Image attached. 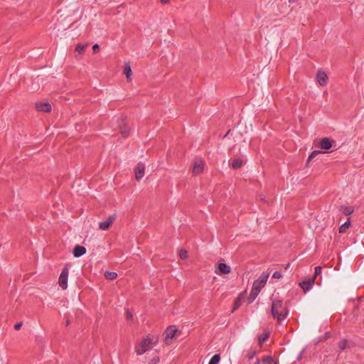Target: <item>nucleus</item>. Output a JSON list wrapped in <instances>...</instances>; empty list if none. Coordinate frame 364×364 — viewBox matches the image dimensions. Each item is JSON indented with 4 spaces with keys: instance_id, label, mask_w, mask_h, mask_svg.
<instances>
[{
    "instance_id": "1",
    "label": "nucleus",
    "mask_w": 364,
    "mask_h": 364,
    "mask_svg": "<svg viewBox=\"0 0 364 364\" xmlns=\"http://www.w3.org/2000/svg\"><path fill=\"white\" fill-rule=\"evenodd\" d=\"M271 314L279 323H282L289 315V309L282 300L273 299L272 301Z\"/></svg>"
},
{
    "instance_id": "2",
    "label": "nucleus",
    "mask_w": 364,
    "mask_h": 364,
    "mask_svg": "<svg viewBox=\"0 0 364 364\" xmlns=\"http://www.w3.org/2000/svg\"><path fill=\"white\" fill-rule=\"evenodd\" d=\"M153 339L149 336H146L135 347V352L137 355H142L151 348Z\"/></svg>"
},
{
    "instance_id": "3",
    "label": "nucleus",
    "mask_w": 364,
    "mask_h": 364,
    "mask_svg": "<svg viewBox=\"0 0 364 364\" xmlns=\"http://www.w3.org/2000/svg\"><path fill=\"white\" fill-rule=\"evenodd\" d=\"M68 274H69L68 267L67 266H65L63 268L62 272H61L59 279H58V284H59L60 287L64 290L68 288Z\"/></svg>"
},
{
    "instance_id": "4",
    "label": "nucleus",
    "mask_w": 364,
    "mask_h": 364,
    "mask_svg": "<svg viewBox=\"0 0 364 364\" xmlns=\"http://www.w3.org/2000/svg\"><path fill=\"white\" fill-rule=\"evenodd\" d=\"M269 275L263 272L259 277L255 280L252 284L253 288H256L258 291H261V289L264 287L267 283Z\"/></svg>"
},
{
    "instance_id": "5",
    "label": "nucleus",
    "mask_w": 364,
    "mask_h": 364,
    "mask_svg": "<svg viewBox=\"0 0 364 364\" xmlns=\"http://www.w3.org/2000/svg\"><path fill=\"white\" fill-rule=\"evenodd\" d=\"M177 328L174 326H170L166 329L164 332V342L166 343V344H171V340L175 336Z\"/></svg>"
},
{
    "instance_id": "6",
    "label": "nucleus",
    "mask_w": 364,
    "mask_h": 364,
    "mask_svg": "<svg viewBox=\"0 0 364 364\" xmlns=\"http://www.w3.org/2000/svg\"><path fill=\"white\" fill-rule=\"evenodd\" d=\"M116 219V214L110 215L107 220L99 223V228L102 230H107L112 225Z\"/></svg>"
},
{
    "instance_id": "7",
    "label": "nucleus",
    "mask_w": 364,
    "mask_h": 364,
    "mask_svg": "<svg viewBox=\"0 0 364 364\" xmlns=\"http://www.w3.org/2000/svg\"><path fill=\"white\" fill-rule=\"evenodd\" d=\"M145 164L139 162L135 168V178L137 181L141 180L144 176Z\"/></svg>"
},
{
    "instance_id": "8",
    "label": "nucleus",
    "mask_w": 364,
    "mask_h": 364,
    "mask_svg": "<svg viewBox=\"0 0 364 364\" xmlns=\"http://www.w3.org/2000/svg\"><path fill=\"white\" fill-rule=\"evenodd\" d=\"M36 108L38 111L43 112H50L52 109L50 104L48 102H37Z\"/></svg>"
},
{
    "instance_id": "9",
    "label": "nucleus",
    "mask_w": 364,
    "mask_h": 364,
    "mask_svg": "<svg viewBox=\"0 0 364 364\" xmlns=\"http://www.w3.org/2000/svg\"><path fill=\"white\" fill-rule=\"evenodd\" d=\"M205 163L202 160H198L194 163L193 168V173L194 175L201 173L204 169Z\"/></svg>"
},
{
    "instance_id": "10",
    "label": "nucleus",
    "mask_w": 364,
    "mask_h": 364,
    "mask_svg": "<svg viewBox=\"0 0 364 364\" xmlns=\"http://www.w3.org/2000/svg\"><path fill=\"white\" fill-rule=\"evenodd\" d=\"M314 284V278L309 279L306 281L301 282L299 285L301 288L303 289L304 292L309 291L313 287Z\"/></svg>"
},
{
    "instance_id": "11",
    "label": "nucleus",
    "mask_w": 364,
    "mask_h": 364,
    "mask_svg": "<svg viewBox=\"0 0 364 364\" xmlns=\"http://www.w3.org/2000/svg\"><path fill=\"white\" fill-rule=\"evenodd\" d=\"M86 248L81 245H76L73 251L75 257H80L86 253Z\"/></svg>"
},
{
    "instance_id": "12",
    "label": "nucleus",
    "mask_w": 364,
    "mask_h": 364,
    "mask_svg": "<svg viewBox=\"0 0 364 364\" xmlns=\"http://www.w3.org/2000/svg\"><path fill=\"white\" fill-rule=\"evenodd\" d=\"M316 78L321 86H325L327 84L328 76L324 72H318Z\"/></svg>"
},
{
    "instance_id": "13",
    "label": "nucleus",
    "mask_w": 364,
    "mask_h": 364,
    "mask_svg": "<svg viewBox=\"0 0 364 364\" xmlns=\"http://www.w3.org/2000/svg\"><path fill=\"white\" fill-rule=\"evenodd\" d=\"M320 147L324 150L330 149L332 147V141L328 138H323L320 141Z\"/></svg>"
},
{
    "instance_id": "14",
    "label": "nucleus",
    "mask_w": 364,
    "mask_h": 364,
    "mask_svg": "<svg viewBox=\"0 0 364 364\" xmlns=\"http://www.w3.org/2000/svg\"><path fill=\"white\" fill-rule=\"evenodd\" d=\"M259 292L260 291H258L256 288L252 287V289L247 299L248 304L252 303L255 300Z\"/></svg>"
},
{
    "instance_id": "15",
    "label": "nucleus",
    "mask_w": 364,
    "mask_h": 364,
    "mask_svg": "<svg viewBox=\"0 0 364 364\" xmlns=\"http://www.w3.org/2000/svg\"><path fill=\"white\" fill-rule=\"evenodd\" d=\"M353 343L352 342L346 340V339H342L339 343H338V348L340 350H343L346 348H351L353 347Z\"/></svg>"
},
{
    "instance_id": "16",
    "label": "nucleus",
    "mask_w": 364,
    "mask_h": 364,
    "mask_svg": "<svg viewBox=\"0 0 364 364\" xmlns=\"http://www.w3.org/2000/svg\"><path fill=\"white\" fill-rule=\"evenodd\" d=\"M218 269L220 274H228L230 272V267L225 263H219L218 264Z\"/></svg>"
},
{
    "instance_id": "17",
    "label": "nucleus",
    "mask_w": 364,
    "mask_h": 364,
    "mask_svg": "<svg viewBox=\"0 0 364 364\" xmlns=\"http://www.w3.org/2000/svg\"><path fill=\"white\" fill-rule=\"evenodd\" d=\"M341 211L345 215H350L353 212V208L351 206L342 205L341 207Z\"/></svg>"
},
{
    "instance_id": "18",
    "label": "nucleus",
    "mask_w": 364,
    "mask_h": 364,
    "mask_svg": "<svg viewBox=\"0 0 364 364\" xmlns=\"http://www.w3.org/2000/svg\"><path fill=\"white\" fill-rule=\"evenodd\" d=\"M124 73L128 80L130 79V77L132 75V68L129 63H125Z\"/></svg>"
},
{
    "instance_id": "19",
    "label": "nucleus",
    "mask_w": 364,
    "mask_h": 364,
    "mask_svg": "<svg viewBox=\"0 0 364 364\" xmlns=\"http://www.w3.org/2000/svg\"><path fill=\"white\" fill-rule=\"evenodd\" d=\"M120 132H121V134H122L123 137H127L129 136V134L130 129L126 125L121 126L120 127Z\"/></svg>"
},
{
    "instance_id": "20",
    "label": "nucleus",
    "mask_w": 364,
    "mask_h": 364,
    "mask_svg": "<svg viewBox=\"0 0 364 364\" xmlns=\"http://www.w3.org/2000/svg\"><path fill=\"white\" fill-rule=\"evenodd\" d=\"M350 227V219H348V221L345 222L339 227V232L342 233L346 232L347 229Z\"/></svg>"
},
{
    "instance_id": "21",
    "label": "nucleus",
    "mask_w": 364,
    "mask_h": 364,
    "mask_svg": "<svg viewBox=\"0 0 364 364\" xmlns=\"http://www.w3.org/2000/svg\"><path fill=\"white\" fill-rule=\"evenodd\" d=\"M242 164V161L240 159H235L232 162V166L235 169L240 168Z\"/></svg>"
},
{
    "instance_id": "22",
    "label": "nucleus",
    "mask_w": 364,
    "mask_h": 364,
    "mask_svg": "<svg viewBox=\"0 0 364 364\" xmlns=\"http://www.w3.org/2000/svg\"><path fill=\"white\" fill-rule=\"evenodd\" d=\"M105 276L109 280H114L117 278V274L114 272H106Z\"/></svg>"
},
{
    "instance_id": "23",
    "label": "nucleus",
    "mask_w": 364,
    "mask_h": 364,
    "mask_svg": "<svg viewBox=\"0 0 364 364\" xmlns=\"http://www.w3.org/2000/svg\"><path fill=\"white\" fill-rule=\"evenodd\" d=\"M220 360V356L219 354L214 355L210 360L208 364H218Z\"/></svg>"
},
{
    "instance_id": "24",
    "label": "nucleus",
    "mask_w": 364,
    "mask_h": 364,
    "mask_svg": "<svg viewBox=\"0 0 364 364\" xmlns=\"http://www.w3.org/2000/svg\"><path fill=\"white\" fill-rule=\"evenodd\" d=\"M86 46L87 44H77L75 47V50L80 54L83 53L85 50Z\"/></svg>"
},
{
    "instance_id": "25",
    "label": "nucleus",
    "mask_w": 364,
    "mask_h": 364,
    "mask_svg": "<svg viewBox=\"0 0 364 364\" xmlns=\"http://www.w3.org/2000/svg\"><path fill=\"white\" fill-rule=\"evenodd\" d=\"M323 153H326V152L325 151H317V150H315V151H312L311 153V154L308 157V161L311 160L312 159H314L318 154H323Z\"/></svg>"
},
{
    "instance_id": "26",
    "label": "nucleus",
    "mask_w": 364,
    "mask_h": 364,
    "mask_svg": "<svg viewBox=\"0 0 364 364\" xmlns=\"http://www.w3.org/2000/svg\"><path fill=\"white\" fill-rule=\"evenodd\" d=\"M240 305L241 301L240 299L238 297L234 301L232 311H235L236 309H237L240 306Z\"/></svg>"
},
{
    "instance_id": "27",
    "label": "nucleus",
    "mask_w": 364,
    "mask_h": 364,
    "mask_svg": "<svg viewBox=\"0 0 364 364\" xmlns=\"http://www.w3.org/2000/svg\"><path fill=\"white\" fill-rule=\"evenodd\" d=\"M179 257L181 259H185L188 257V252L185 250H179Z\"/></svg>"
},
{
    "instance_id": "28",
    "label": "nucleus",
    "mask_w": 364,
    "mask_h": 364,
    "mask_svg": "<svg viewBox=\"0 0 364 364\" xmlns=\"http://www.w3.org/2000/svg\"><path fill=\"white\" fill-rule=\"evenodd\" d=\"M255 354L256 351L255 350L250 349L248 353L247 354L246 357L247 358V359L251 360L255 357Z\"/></svg>"
},
{
    "instance_id": "29",
    "label": "nucleus",
    "mask_w": 364,
    "mask_h": 364,
    "mask_svg": "<svg viewBox=\"0 0 364 364\" xmlns=\"http://www.w3.org/2000/svg\"><path fill=\"white\" fill-rule=\"evenodd\" d=\"M269 337V333H266L263 336H260L259 338H258V340H259V343L260 344H262V343H264Z\"/></svg>"
},
{
    "instance_id": "30",
    "label": "nucleus",
    "mask_w": 364,
    "mask_h": 364,
    "mask_svg": "<svg viewBox=\"0 0 364 364\" xmlns=\"http://www.w3.org/2000/svg\"><path fill=\"white\" fill-rule=\"evenodd\" d=\"M321 273V267L319 266L316 267L314 269V275L312 278L315 279L316 277V276L319 275Z\"/></svg>"
},
{
    "instance_id": "31",
    "label": "nucleus",
    "mask_w": 364,
    "mask_h": 364,
    "mask_svg": "<svg viewBox=\"0 0 364 364\" xmlns=\"http://www.w3.org/2000/svg\"><path fill=\"white\" fill-rule=\"evenodd\" d=\"M126 317L128 321L133 320V315L129 309H127L126 311Z\"/></svg>"
},
{
    "instance_id": "32",
    "label": "nucleus",
    "mask_w": 364,
    "mask_h": 364,
    "mask_svg": "<svg viewBox=\"0 0 364 364\" xmlns=\"http://www.w3.org/2000/svg\"><path fill=\"white\" fill-rule=\"evenodd\" d=\"M272 277L274 279H280L282 277V274L281 272L276 271L273 273Z\"/></svg>"
},
{
    "instance_id": "33",
    "label": "nucleus",
    "mask_w": 364,
    "mask_h": 364,
    "mask_svg": "<svg viewBox=\"0 0 364 364\" xmlns=\"http://www.w3.org/2000/svg\"><path fill=\"white\" fill-rule=\"evenodd\" d=\"M22 326V323L21 322H19V323H17L14 325V329L18 331L21 328V327Z\"/></svg>"
},
{
    "instance_id": "34",
    "label": "nucleus",
    "mask_w": 364,
    "mask_h": 364,
    "mask_svg": "<svg viewBox=\"0 0 364 364\" xmlns=\"http://www.w3.org/2000/svg\"><path fill=\"white\" fill-rule=\"evenodd\" d=\"M92 49L94 52H97L99 50V45L97 43L94 44Z\"/></svg>"
},
{
    "instance_id": "35",
    "label": "nucleus",
    "mask_w": 364,
    "mask_h": 364,
    "mask_svg": "<svg viewBox=\"0 0 364 364\" xmlns=\"http://www.w3.org/2000/svg\"><path fill=\"white\" fill-rule=\"evenodd\" d=\"M169 0H160L162 4H166Z\"/></svg>"
},
{
    "instance_id": "36",
    "label": "nucleus",
    "mask_w": 364,
    "mask_h": 364,
    "mask_svg": "<svg viewBox=\"0 0 364 364\" xmlns=\"http://www.w3.org/2000/svg\"><path fill=\"white\" fill-rule=\"evenodd\" d=\"M272 358L269 356V357H264L263 359H262V361H267V359H271Z\"/></svg>"
},
{
    "instance_id": "37",
    "label": "nucleus",
    "mask_w": 364,
    "mask_h": 364,
    "mask_svg": "<svg viewBox=\"0 0 364 364\" xmlns=\"http://www.w3.org/2000/svg\"><path fill=\"white\" fill-rule=\"evenodd\" d=\"M253 364H260V360L257 359V360Z\"/></svg>"
},
{
    "instance_id": "38",
    "label": "nucleus",
    "mask_w": 364,
    "mask_h": 364,
    "mask_svg": "<svg viewBox=\"0 0 364 364\" xmlns=\"http://www.w3.org/2000/svg\"><path fill=\"white\" fill-rule=\"evenodd\" d=\"M290 267V264L288 263L286 264L285 269H288Z\"/></svg>"
},
{
    "instance_id": "39",
    "label": "nucleus",
    "mask_w": 364,
    "mask_h": 364,
    "mask_svg": "<svg viewBox=\"0 0 364 364\" xmlns=\"http://www.w3.org/2000/svg\"><path fill=\"white\" fill-rule=\"evenodd\" d=\"M70 323V320L69 319H67L66 321V326H68Z\"/></svg>"
},
{
    "instance_id": "40",
    "label": "nucleus",
    "mask_w": 364,
    "mask_h": 364,
    "mask_svg": "<svg viewBox=\"0 0 364 364\" xmlns=\"http://www.w3.org/2000/svg\"><path fill=\"white\" fill-rule=\"evenodd\" d=\"M229 132H230V130H228V132H227V134H225V136H226L229 134Z\"/></svg>"
}]
</instances>
